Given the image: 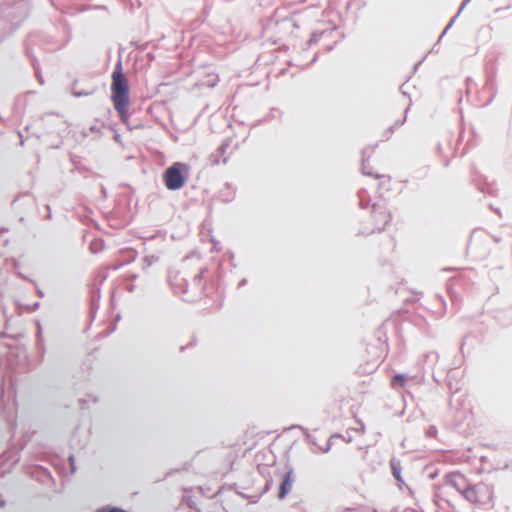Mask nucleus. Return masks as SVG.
<instances>
[{
	"mask_svg": "<svg viewBox=\"0 0 512 512\" xmlns=\"http://www.w3.org/2000/svg\"><path fill=\"white\" fill-rule=\"evenodd\" d=\"M464 497L474 504H484L491 499V493L487 486L477 484L469 486L463 491Z\"/></svg>",
	"mask_w": 512,
	"mask_h": 512,
	"instance_id": "3",
	"label": "nucleus"
},
{
	"mask_svg": "<svg viewBox=\"0 0 512 512\" xmlns=\"http://www.w3.org/2000/svg\"><path fill=\"white\" fill-rule=\"evenodd\" d=\"M498 3L502 5L500 8H496L494 11L498 13L502 10H508L511 8L512 0H498Z\"/></svg>",
	"mask_w": 512,
	"mask_h": 512,
	"instance_id": "9",
	"label": "nucleus"
},
{
	"mask_svg": "<svg viewBox=\"0 0 512 512\" xmlns=\"http://www.w3.org/2000/svg\"><path fill=\"white\" fill-rule=\"evenodd\" d=\"M190 168L187 164L176 162L166 169L163 174V180L168 190L181 189L187 180Z\"/></svg>",
	"mask_w": 512,
	"mask_h": 512,
	"instance_id": "2",
	"label": "nucleus"
},
{
	"mask_svg": "<svg viewBox=\"0 0 512 512\" xmlns=\"http://www.w3.org/2000/svg\"><path fill=\"white\" fill-rule=\"evenodd\" d=\"M111 102L121 122L129 125V107H130V87L127 78L125 77L122 69V64L119 61L111 75Z\"/></svg>",
	"mask_w": 512,
	"mask_h": 512,
	"instance_id": "1",
	"label": "nucleus"
},
{
	"mask_svg": "<svg viewBox=\"0 0 512 512\" xmlns=\"http://www.w3.org/2000/svg\"><path fill=\"white\" fill-rule=\"evenodd\" d=\"M98 512H125V511H123L122 509H119V508H110L108 510L102 509V510H100Z\"/></svg>",
	"mask_w": 512,
	"mask_h": 512,
	"instance_id": "11",
	"label": "nucleus"
},
{
	"mask_svg": "<svg viewBox=\"0 0 512 512\" xmlns=\"http://www.w3.org/2000/svg\"><path fill=\"white\" fill-rule=\"evenodd\" d=\"M261 439H263V433H246V440L244 441V444L246 445L245 452L254 449Z\"/></svg>",
	"mask_w": 512,
	"mask_h": 512,
	"instance_id": "7",
	"label": "nucleus"
},
{
	"mask_svg": "<svg viewBox=\"0 0 512 512\" xmlns=\"http://www.w3.org/2000/svg\"><path fill=\"white\" fill-rule=\"evenodd\" d=\"M293 483H294V474L292 471H288L284 475L282 484L280 485L279 498H284L286 495L289 494V492L291 491V488L293 486Z\"/></svg>",
	"mask_w": 512,
	"mask_h": 512,
	"instance_id": "6",
	"label": "nucleus"
},
{
	"mask_svg": "<svg viewBox=\"0 0 512 512\" xmlns=\"http://www.w3.org/2000/svg\"><path fill=\"white\" fill-rule=\"evenodd\" d=\"M372 219L373 222L375 223L376 230L381 231L390 222L391 215L389 212L373 206Z\"/></svg>",
	"mask_w": 512,
	"mask_h": 512,
	"instance_id": "4",
	"label": "nucleus"
},
{
	"mask_svg": "<svg viewBox=\"0 0 512 512\" xmlns=\"http://www.w3.org/2000/svg\"><path fill=\"white\" fill-rule=\"evenodd\" d=\"M448 483L456 488L463 494V491L467 488V480L460 472H454L449 474L447 478Z\"/></svg>",
	"mask_w": 512,
	"mask_h": 512,
	"instance_id": "5",
	"label": "nucleus"
},
{
	"mask_svg": "<svg viewBox=\"0 0 512 512\" xmlns=\"http://www.w3.org/2000/svg\"><path fill=\"white\" fill-rule=\"evenodd\" d=\"M393 468V475L396 479H399L400 478V473L398 471V469H396L395 467H392Z\"/></svg>",
	"mask_w": 512,
	"mask_h": 512,
	"instance_id": "12",
	"label": "nucleus"
},
{
	"mask_svg": "<svg viewBox=\"0 0 512 512\" xmlns=\"http://www.w3.org/2000/svg\"><path fill=\"white\" fill-rule=\"evenodd\" d=\"M362 172L365 175L373 176L377 179L385 178L386 176L384 174L379 173L375 167L370 165L369 159H364L362 161Z\"/></svg>",
	"mask_w": 512,
	"mask_h": 512,
	"instance_id": "8",
	"label": "nucleus"
},
{
	"mask_svg": "<svg viewBox=\"0 0 512 512\" xmlns=\"http://www.w3.org/2000/svg\"><path fill=\"white\" fill-rule=\"evenodd\" d=\"M393 382H398L399 384H404V377L402 375H396L393 378Z\"/></svg>",
	"mask_w": 512,
	"mask_h": 512,
	"instance_id": "10",
	"label": "nucleus"
}]
</instances>
